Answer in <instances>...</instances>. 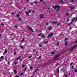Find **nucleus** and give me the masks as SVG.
Segmentation results:
<instances>
[{
	"mask_svg": "<svg viewBox=\"0 0 77 77\" xmlns=\"http://www.w3.org/2000/svg\"><path fill=\"white\" fill-rule=\"evenodd\" d=\"M54 9H56V11H59V9H60V6L58 5H56L55 6H53L52 7Z\"/></svg>",
	"mask_w": 77,
	"mask_h": 77,
	"instance_id": "obj_1",
	"label": "nucleus"
},
{
	"mask_svg": "<svg viewBox=\"0 0 77 77\" xmlns=\"http://www.w3.org/2000/svg\"><path fill=\"white\" fill-rule=\"evenodd\" d=\"M60 55H56L54 57V58L55 59H54V60H59V59H56V58H57V57H59V56H60Z\"/></svg>",
	"mask_w": 77,
	"mask_h": 77,
	"instance_id": "obj_2",
	"label": "nucleus"
},
{
	"mask_svg": "<svg viewBox=\"0 0 77 77\" xmlns=\"http://www.w3.org/2000/svg\"><path fill=\"white\" fill-rule=\"evenodd\" d=\"M27 27H28V28L30 30H31V31H32V32H33L34 31H33V29H32V28L30 26H27Z\"/></svg>",
	"mask_w": 77,
	"mask_h": 77,
	"instance_id": "obj_3",
	"label": "nucleus"
},
{
	"mask_svg": "<svg viewBox=\"0 0 77 77\" xmlns=\"http://www.w3.org/2000/svg\"><path fill=\"white\" fill-rule=\"evenodd\" d=\"M39 17L41 18H44V15L42 14H40L39 16Z\"/></svg>",
	"mask_w": 77,
	"mask_h": 77,
	"instance_id": "obj_4",
	"label": "nucleus"
},
{
	"mask_svg": "<svg viewBox=\"0 0 77 77\" xmlns=\"http://www.w3.org/2000/svg\"><path fill=\"white\" fill-rule=\"evenodd\" d=\"M53 33H51L48 35V37L50 38V36H53Z\"/></svg>",
	"mask_w": 77,
	"mask_h": 77,
	"instance_id": "obj_5",
	"label": "nucleus"
},
{
	"mask_svg": "<svg viewBox=\"0 0 77 77\" xmlns=\"http://www.w3.org/2000/svg\"><path fill=\"white\" fill-rule=\"evenodd\" d=\"M76 47H77V45H76V46H74L73 48H72L71 49H70V51H71L72 50H74V49Z\"/></svg>",
	"mask_w": 77,
	"mask_h": 77,
	"instance_id": "obj_6",
	"label": "nucleus"
},
{
	"mask_svg": "<svg viewBox=\"0 0 77 77\" xmlns=\"http://www.w3.org/2000/svg\"><path fill=\"white\" fill-rule=\"evenodd\" d=\"M7 52H8V50H5L4 52V54H6V53H7Z\"/></svg>",
	"mask_w": 77,
	"mask_h": 77,
	"instance_id": "obj_7",
	"label": "nucleus"
},
{
	"mask_svg": "<svg viewBox=\"0 0 77 77\" xmlns=\"http://www.w3.org/2000/svg\"><path fill=\"white\" fill-rule=\"evenodd\" d=\"M25 13L26 14V15H27V16H29V13H28V12L26 11L25 12Z\"/></svg>",
	"mask_w": 77,
	"mask_h": 77,
	"instance_id": "obj_8",
	"label": "nucleus"
},
{
	"mask_svg": "<svg viewBox=\"0 0 77 77\" xmlns=\"http://www.w3.org/2000/svg\"><path fill=\"white\" fill-rule=\"evenodd\" d=\"M14 74H17V70H14Z\"/></svg>",
	"mask_w": 77,
	"mask_h": 77,
	"instance_id": "obj_9",
	"label": "nucleus"
},
{
	"mask_svg": "<svg viewBox=\"0 0 77 77\" xmlns=\"http://www.w3.org/2000/svg\"><path fill=\"white\" fill-rule=\"evenodd\" d=\"M21 57V56H20L19 57H18L17 58V60H19L20 59Z\"/></svg>",
	"mask_w": 77,
	"mask_h": 77,
	"instance_id": "obj_10",
	"label": "nucleus"
},
{
	"mask_svg": "<svg viewBox=\"0 0 77 77\" xmlns=\"http://www.w3.org/2000/svg\"><path fill=\"white\" fill-rule=\"evenodd\" d=\"M72 23V22H71L70 23H67V24L68 25H71V24Z\"/></svg>",
	"mask_w": 77,
	"mask_h": 77,
	"instance_id": "obj_11",
	"label": "nucleus"
},
{
	"mask_svg": "<svg viewBox=\"0 0 77 77\" xmlns=\"http://www.w3.org/2000/svg\"><path fill=\"white\" fill-rule=\"evenodd\" d=\"M75 20V18H74V19H73L72 20L71 22H72V23L74 21V20Z\"/></svg>",
	"mask_w": 77,
	"mask_h": 77,
	"instance_id": "obj_12",
	"label": "nucleus"
},
{
	"mask_svg": "<svg viewBox=\"0 0 77 77\" xmlns=\"http://www.w3.org/2000/svg\"><path fill=\"white\" fill-rule=\"evenodd\" d=\"M24 73L23 72L21 73L20 74V76H21L22 75H23V74H24Z\"/></svg>",
	"mask_w": 77,
	"mask_h": 77,
	"instance_id": "obj_13",
	"label": "nucleus"
},
{
	"mask_svg": "<svg viewBox=\"0 0 77 77\" xmlns=\"http://www.w3.org/2000/svg\"><path fill=\"white\" fill-rule=\"evenodd\" d=\"M75 8V6L74 7H73L72 8L70 9L71 10H72L73 9H74Z\"/></svg>",
	"mask_w": 77,
	"mask_h": 77,
	"instance_id": "obj_14",
	"label": "nucleus"
},
{
	"mask_svg": "<svg viewBox=\"0 0 77 77\" xmlns=\"http://www.w3.org/2000/svg\"><path fill=\"white\" fill-rule=\"evenodd\" d=\"M33 3L34 4H37V3H38L37 2H36V1H35L33 2Z\"/></svg>",
	"mask_w": 77,
	"mask_h": 77,
	"instance_id": "obj_15",
	"label": "nucleus"
},
{
	"mask_svg": "<svg viewBox=\"0 0 77 77\" xmlns=\"http://www.w3.org/2000/svg\"><path fill=\"white\" fill-rule=\"evenodd\" d=\"M52 28V26H50L49 29V30H51V29Z\"/></svg>",
	"mask_w": 77,
	"mask_h": 77,
	"instance_id": "obj_16",
	"label": "nucleus"
},
{
	"mask_svg": "<svg viewBox=\"0 0 77 77\" xmlns=\"http://www.w3.org/2000/svg\"><path fill=\"white\" fill-rule=\"evenodd\" d=\"M59 69H58L57 70V73L58 74H59Z\"/></svg>",
	"mask_w": 77,
	"mask_h": 77,
	"instance_id": "obj_17",
	"label": "nucleus"
},
{
	"mask_svg": "<svg viewBox=\"0 0 77 77\" xmlns=\"http://www.w3.org/2000/svg\"><path fill=\"white\" fill-rule=\"evenodd\" d=\"M3 57H4L3 56H2L1 57V58H0V59H2L3 58Z\"/></svg>",
	"mask_w": 77,
	"mask_h": 77,
	"instance_id": "obj_18",
	"label": "nucleus"
},
{
	"mask_svg": "<svg viewBox=\"0 0 77 77\" xmlns=\"http://www.w3.org/2000/svg\"><path fill=\"white\" fill-rule=\"evenodd\" d=\"M60 2H61V3H63V1L62 0L59 1Z\"/></svg>",
	"mask_w": 77,
	"mask_h": 77,
	"instance_id": "obj_19",
	"label": "nucleus"
},
{
	"mask_svg": "<svg viewBox=\"0 0 77 77\" xmlns=\"http://www.w3.org/2000/svg\"><path fill=\"white\" fill-rule=\"evenodd\" d=\"M21 48H22V49H24V47L23 46H22L21 47Z\"/></svg>",
	"mask_w": 77,
	"mask_h": 77,
	"instance_id": "obj_20",
	"label": "nucleus"
},
{
	"mask_svg": "<svg viewBox=\"0 0 77 77\" xmlns=\"http://www.w3.org/2000/svg\"><path fill=\"white\" fill-rule=\"evenodd\" d=\"M39 2H44V0H40Z\"/></svg>",
	"mask_w": 77,
	"mask_h": 77,
	"instance_id": "obj_21",
	"label": "nucleus"
},
{
	"mask_svg": "<svg viewBox=\"0 0 77 77\" xmlns=\"http://www.w3.org/2000/svg\"><path fill=\"white\" fill-rule=\"evenodd\" d=\"M66 15L67 16H68L69 15V13H66Z\"/></svg>",
	"mask_w": 77,
	"mask_h": 77,
	"instance_id": "obj_22",
	"label": "nucleus"
},
{
	"mask_svg": "<svg viewBox=\"0 0 77 77\" xmlns=\"http://www.w3.org/2000/svg\"><path fill=\"white\" fill-rule=\"evenodd\" d=\"M24 66H25L23 64H22V68H24Z\"/></svg>",
	"mask_w": 77,
	"mask_h": 77,
	"instance_id": "obj_23",
	"label": "nucleus"
},
{
	"mask_svg": "<svg viewBox=\"0 0 77 77\" xmlns=\"http://www.w3.org/2000/svg\"><path fill=\"white\" fill-rule=\"evenodd\" d=\"M18 20L19 21H21V18H19Z\"/></svg>",
	"mask_w": 77,
	"mask_h": 77,
	"instance_id": "obj_24",
	"label": "nucleus"
},
{
	"mask_svg": "<svg viewBox=\"0 0 77 77\" xmlns=\"http://www.w3.org/2000/svg\"><path fill=\"white\" fill-rule=\"evenodd\" d=\"M30 69H33V67H32V66H30Z\"/></svg>",
	"mask_w": 77,
	"mask_h": 77,
	"instance_id": "obj_25",
	"label": "nucleus"
},
{
	"mask_svg": "<svg viewBox=\"0 0 77 77\" xmlns=\"http://www.w3.org/2000/svg\"><path fill=\"white\" fill-rule=\"evenodd\" d=\"M39 47H42V46L40 44L39 45Z\"/></svg>",
	"mask_w": 77,
	"mask_h": 77,
	"instance_id": "obj_26",
	"label": "nucleus"
},
{
	"mask_svg": "<svg viewBox=\"0 0 77 77\" xmlns=\"http://www.w3.org/2000/svg\"><path fill=\"white\" fill-rule=\"evenodd\" d=\"M28 12H29V13H31V12H32V11H30V10H29L28 11Z\"/></svg>",
	"mask_w": 77,
	"mask_h": 77,
	"instance_id": "obj_27",
	"label": "nucleus"
},
{
	"mask_svg": "<svg viewBox=\"0 0 77 77\" xmlns=\"http://www.w3.org/2000/svg\"><path fill=\"white\" fill-rule=\"evenodd\" d=\"M41 35H42V34H41V33H40V34H38V36H41Z\"/></svg>",
	"mask_w": 77,
	"mask_h": 77,
	"instance_id": "obj_28",
	"label": "nucleus"
},
{
	"mask_svg": "<svg viewBox=\"0 0 77 77\" xmlns=\"http://www.w3.org/2000/svg\"><path fill=\"white\" fill-rule=\"evenodd\" d=\"M67 40H68V39H67V38H65V41H67Z\"/></svg>",
	"mask_w": 77,
	"mask_h": 77,
	"instance_id": "obj_29",
	"label": "nucleus"
},
{
	"mask_svg": "<svg viewBox=\"0 0 77 77\" xmlns=\"http://www.w3.org/2000/svg\"><path fill=\"white\" fill-rule=\"evenodd\" d=\"M51 54H54V52H52Z\"/></svg>",
	"mask_w": 77,
	"mask_h": 77,
	"instance_id": "obj_30",
	"label": "nucleus"
},
{
	"mask_svg": "<svg viewBox=\"0 0 77 77\" xmlns=\"http://www.w3.org/2000/svg\"><path fill=\"white\" fill-rule=\"evenodd\" d=\"M17 17H20V15L19 14H17V15H16Z\"/></svg>",
	"mask_w": 77,
	"mask_h": 77,
	"instance_id": "obj_31",
	"label": "nucleus"
},
{
	"mask_svg": "<svg viewBox=\"0 0 77 77\" xmlns=\"http://www.w3.org/2000/svg\"><path fill=\"white\" fill-rule=\"evenodd\" d=\"M72 64H73V63H72V62L70 64V66H72Z\"/></svg>",
	"mask_w": 77,
	"mask_h": 77,
	"instance_id": "obj_32",
	"label": "nucleus"
},
{
	"mask_svg": "<svg viewBox=\"0 0 77 77\" xmlns=\"http://www.w3.org/2000/svg\"><path fill=\"white\" fill-rule=\"evenodd\" d=\"M48 42H44V43L45 44H47V43H48Z\"/></svg>",
	"mask_w": 77,
	"mask_h": 77,
	"instance_id": "obj_33",
	"label": "nucleus"
},
{
	"mask_svg": "<svg viewBox=\"0 0 77 77\" xmlns=\"http://www.w3.org/2000/svg\"><path fill=\"white\" fill-rule=\"evenodd\" d=\"M31 57H32V56H30L28 58H29V59H30V58H31Z\"/></svg>",
	"mask_w": 77,
	"mask_h": 77,
	"instance_id": "obj_34",
	"label": "nucleus"
},
{
	"mask_svg": "<svg viewBox=\"0 0 77 77\" xmlns=\"http://www.w3.org/2000/svg\"><path fill=\"white\" fill-rule=\"evenodd\" d=\"M75 72H77V69H75Z\"/></svg>",
	"mask_w": 77,
	"mask_h": 77,
	"instance_id": "obj_35",
	"label": "nucleus"
},
{
	"mask_svg": "<svg viewBox=\"0 0 77 77\" xmlns=\"http://www.w3.org/2000/svg\"><path fill=\"white\" fill-rule=\"evenodd\" d=\"M67 44H68V43L67 42H66L65 44V45H67Z\"/></svg>",
	"mask_w": 77,
	"mask_h": 77,
	"instance_id": "obj_36",
	"label": "nucleus"
},
{
	"mask_svg": "<svg viewBox=\"0 0 77 77\" xmlns=\"http://www.w3.org/2000/svg\"><path fill=\"white\" fill-rule=\"evenodd\" d=\"M17 62H15L14 63V64H15V65L17 64Z\"/></svg>",
	"mask_w": 77,
	"mask_h": 77,
	"instance_id": "obj_37",
	"label": "nucleus"
},
{
	"mask_svg": "<svg viewBox=\"0 0 77 77\" xmlns=\"http://www.w3.org/2000/svg\"><path fill=\"white\" fill-rule=\"evenodd\" d=\"M16 54V52H14V55H15V54Z\"/></svg>",
	"mask_w": 77,
	"mask_h": 77,
	"instance_id": "obj_38",
	"label": "nucleus"
},
{
	"mask_svg": "<svg viewBox=\"0 0 77 77\" xmlns=\"http://www.w3.org/2000/svg\"><path fill=\"white\" fill-rule=\"evenodd\" d=\"M46 24H47V26H48V24H49V23H46Z\"/></svg>",
	"mask_w": 77,
	"mask_h": 77,
	"instance_id": "obj_39",
	"label": "nucleus"
},
{
	"mask_svg": "<svg viewBox=\"0 0 77 77\" xmlns=\"http://www.w3.org/2000/svg\"><path fill=\"white\" fill-rule=\"evenodd\" d=\"M44 35H42V38H43V37H44Z\"/></svg>",
	"mask_w": 77,
	"mask_h": 77,
	"instance_id": "obj_40",
	"label": "nucleus"
},
{
	"mask_svg": "<svg viewBox=\"0 0 77 77\" xmlns=\"http://www.w3.org/2000/svg\"><path fill=\"white\" fill-rule=\"evenodd\" d=\"M59 42H58V43H57V45H59Z\"/></svg>",
	"mask_w": 77,
	"mask_h": 77,
	"instance_id": "obj_41",
	"label": "nucleus"
},
{
	"mask_svg": "<svg viewBox=\"0 0 77 77\" xmlns=\"http://www.w3.org/2000/svg\"><path fill=\"white\" fill-rule=\"evenodd\" d=\"M38 70H35V72H37V71H38Z\"/></svg>",
	"mask_w": 77,
	"mask_h": 77,
	"instance_id": "obj_42",
	"label": "nucleus"
},
{
	"mask_svg": "<svg viewBox=\"0 0 77 77\" xmlns=\"http://www.w3.org/2000/svg\"><path fill=\"white\" fill-rule=\"evenodd\" d=\"M52 23L53 24H55V22H52Z\"/></svg>",
	"mask_w": 77,
	"mask_h": 77,
	"instance_id": "obj_43",
	"label": "nucleus"
},
{
	"mask_svg": "<svg viewBox=\"0 0 77 77\" xmlns=\"http://www.w3.org/2000/svg\"><path fill=\"white\" fill-rule=\"evenodd\" d=\"M16 77H19V76L18 75H16Z\"/></svg>",
	"mask_w": 77,
	"mask_h": 77,
	"instance_id": "obj_44",
	"label": "nucleus"
},
{
	"mask_svg": "<svg viewBox=\"0 0 77 77\" xmlns=\"http://www.w3.org/2000/svg\"><path fill=\"white\" fill-rule=\"evenodd\" d=\"M1 25L2 26H4V24H3V23H1Z\"/></svg>",
	"mask_w": 77,
	"mask_h": 77,
	"instance_id": "obj_45",
	"label": "nucleus"
},
{
	"mask_svg": "<svg viewBox=\"0 0 77 77\" xmlns=\"http://www.w3.org/2000/svg\"><path fill=\"white\" fill-rule=\"evenodd\" d=\"M10 63V62H9V61H8V64H9Z\"/></svg>",
	"mask_w": 77,
	"mask_h": 77,
	"instance_id": "obj_46",
	"label": "nucleus"
},
{
	"mask_svg": "<svg viewBox=\"0 0 77 77\" xmlns=\"http://www.w3.org/2000/svg\"><path fill=\"white\" fill-rule=\"evenodd\" d=\"M41 57H38V59H41Z\"/></svg>",
	"mask_w": 77,
	"mask_h": 77,
	"instance_id": "obj_47",
	"label": "nucleus"
},
{
	"mask_svg": "<svg viewBox=\"0 0 77 77\" xmlns=\"http://www.w3.org/2000/svg\"><path fill=\"white\" fill-rule=\"evenodd\" d=\"M59 25H60V23H58L57 24V25H58V26H59Z\"/></svg>",
	"mask_w": 77,
	"mask_h": 77,
	"instance_id": "obj_48",
	"label": "nucleus"
},
{
	"mask_svg": "<svg viewBox=\"0 0 77 77\" xmlns=\"http://www.w3.org/2000/svg\"><path fill=\"white\" fill-rule=\"evenodd\" d=\"M74 68V66H72V69H73Z\"/></svg>",
	"mask_w": 77,
	"mask_h": 77,
	"instance_id": "obj_49",
	"label": "nucleus"
},
{
	"mask_svg": "<svg viewBox=\"0 0 77 77\" xmlns=\"http://www.w3.org/2000/svg\"><path fill=\"white\" fill-rule=\"evenodd\" d=\"M74 2V0H72L71 1V2Z\"/></svg>",
	"mask_w": 77,
	"mask_h": 77,
	"instance_id": "obj_50",
	"label": "nucleus"
},
{
	"mask_svg": "<svg viewBox=\"0 0 77 77\" xmlns=\"http://www.w3.org/2000/svg\"><path fill=\"white\" fill-rule=\"evenodd\" d=\"M14 14V12H12L11 13V14Z\"/></svg>",
	"mask_w": 77,
	"mask_h": 77,
	"instance_id": "obj_51",
	"label": "nucleus"
},
{
	"mask_svg": "<svg viewBox=\"0 0 77 77\" xmlns=\"http://www.w3.org/2000/svg\"><path fill=\"white\" fill-rule=\"evenodd\" d=\"M24 39H23L22 40V42H23L24 41Z\"/></svg>",
	"mask_w": 77,
	"mask_h": 77,
	"instance_id": "obj_52",
	"label": "nucleus"
},
{
	"mask_svg": "<svg viewBox=\"0 0 77 77\" xmlns=\"http://www.w3.org/2000/svg\"><path fill=\"white\" fill-rule=\"evenodd\" d=\"M77 41H76L75 42H74V43H75H75H77Z\"/></svg>",
	"mask_w": 77,
	"mask_h": 77,
	"instance_id": "obj_53",
	"label": "nucleus"
},
{
	"mask_svg": "<svg viewBox=\"0 0 77 77\" xmlns=\"http://www.w3.org/2000/svg\"><path fill=\"white\" fill-rule=\"evenodd\" d=\"M12 35H13V33H12L11 35V36H12Z\"/></svg>",
	"mask_w": 77,
	"mask_h": 77,
	"instance_id": "obj_54",
	"label": "nucleus"
},
{
	"mask_svg": "<svg viewBox=\"0 0 77 77\" xmlns=\"http://www.w3.org/2000/svg\"><path fill=\"white\" fill-rule=\"evenodd\" d=\"M58 64H59V63H57V65H58Z\"/></svg>",
	"mask_w": 77,
	"mask_h": 77,
	"instance_id": "obj_55",
	"label": "nucleus"
},
{
	"mask_svg": "<svg viewBox=\"0 0 77 77\" xmlns=\"http://www.w3.org/2000/svg\"><path fill=\"white\" fill-rule=\"evenodd\" d=\"M26 70H27V69H26H26H25L24 71H26Z\"/></svg>",
	"mask_w": 77,
	"mask_h": 77,
	"instance_id": "obj_56",
	"label": "nucleus"
},
{
	"mask_svg": "<svg viewBox=\"0 0 77 77\" xmlns=\"http://www.w3.org/2000/svg\"><path fill=\"white\" fill-rule=\"evenodd\" d=\"M57 23V21H56V22H55V24H56V23Z\"/></svg>",
	"mask_w": 77,
	"mask_h": 77,
	"instance_id": "obj_57",
	"label": "nucleus"
},
{
	"mask_svg": "<svg viewBox=\"0 0 77 77\" xmlns=\"http://www.w3.org/2000/svg\"><path fill=\"white\" fill-rule=\"evenodd\" d=\"M34 12H35V11H32V13H34Z\"/></svg>",
	"mask_w": 77,
	"mask_h": 77,
	"instance_id": "obj_58",
	"label": "nucleus"
},
{
	"mask_svg": "<svg viewBox=\"0 0 77 77\" xmlns=\"http://www.w3.org/2000/svg\"><path fill=\"white\" fill-rule=\"evenodd\" d=\"M75 21H77V18L75 20Z\"/></svg>",
	"mask_w": 77,
	"mask_h": 77,
	"instance_id": "obj_59",
	"label": "nucleus"
},
{
	"mask_svg": "<svg viewBox=\"0 0 77 77\" xmlns=\"http://www.w3.org/2000/svg\"><path fill=\"white\" fill-rule=\"evenodd\" d=\"M67 76V75H65V77H66Z\"/></svg>",
	"mask_w": 77,
	"mask_h": 77,
	"instance_id": "obj_60",
	"label": "nucleus"
},
{
	"mask_svg": "<svg viewBox=\"0 0 77 77\" xmlns=\"http://www.w3.org/2000/svg\"><path fill=\"white\" fill-rule=\"evenodd\" d=\"M15 27H16V28H17L18 27L17 26H15Z\"/></svg>",
	"mask_w": 77,
	"mask_h": 77,
	"instance_id": "obj_61",
	"label": "nucleus"
},
{
	"mask_svg": "<svg viewBox=\"0 0 77 77\" xmlns=\"http://www.w3.org/2000/svg\"><path fill=\"white\" fill-rule=\"evenodd\" d=\"M43 4H45V2H43Z\"/></svg>",
	"mask_w": 77,
	"mask_h": 77,
	"instance_id": "obj_62",
	"label": "nucleus"
},
{
	"mask_svg": "<svg viewBox=\"0 0 77 77\" xmlns=\"http://www.w3.org/2000/svg\"><path fill=\"white\" fill-rule=\"evenodd\" d=\"M30 4H31V5H33V3L31 2V3H30Z\"/></svg>",
	"mask_w": 77,
	"mask_h": 77,
	"instance_id": "obj_63",
	"label": "nucleus"
},
{
	"mask_svg": "<svg viewBox=\"0 0 77 77\" xmlns=\"http://www.w3.org/2000/svg\"><path fill=\"white\" fill-rule=\"evenodd\" d=\"M72 6H71L69 7V8H72Z\"/></svg>",
	"mask_w": 77,
	"mask_h": 77,
	"instance_id": "obj_64",
	"label": "nucleus"
}]
</instances>
